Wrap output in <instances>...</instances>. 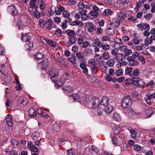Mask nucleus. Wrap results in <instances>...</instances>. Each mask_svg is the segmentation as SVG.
<instances>
[{"label":"nucleus","instance_id":"obj_1","mask_svg":"<svg viewBox=\"0 0 155 155\" xmlns=\"http://www.w3.org/2000/svg\"><path fill=\"white\" fill-rule=\"evenodd\" d=\"M133 78V79L130 78L129 79L127 80L126 81V84L128 85L130 83H133L136 86L139 87L142 86V84H143V82L142 80H140L138 78Z\"/></svg>","mask_w":155,"mask_h":155},{"label":"nucleus","instance_id":"obj_26","mask_svg":"<svg viewBox=\"0 0 155 155\" xmlns=\"http://www.w3.org/2000/svg\"><path fill=\"white\" fill-rule=\"evenodd\" d=\"M65 33L67 35L70 36V37H74L75 35V32L72 30H67L65 31Z\"/></svg>","mask_w":155,"mask_h":155},{"label":"nucleus","instance_id":"obj_61","mask_svg":"<svg viewBox=\"0 0 155 155\" xmlns=\"http://www.w3.org/2000/svg\"><path fill=\"white\" fill-rule=\"evenodd\" d=\"M39 23L40 26L41 27L43 28L45 26V21H44L42 19H40Z\"/></svg>","mask_w":155,"mask_h":155},{"label":"nucleus","instance_id":"obj_14","mask_svg":"<svg viewBox=\"0 0 155 155\" xmlns=\"http://www.w3.org/2000/svg\"><path fill=\"white\" fill-rule=\"evenodd\" d=\"M127 115L130 117L134 118L137 115V114L131 109L127 110Z\"/></svg>","mask_w":155,"mask_h":155},{"label":"nucleus","instance_id":"obj_29","mask_svg":"<svg viewBox=\"0 0 155 155\" xmlns=\"http://www.w3.org/2000/svg\"><path fill=\"white\" fill-rule=\"evenodd\" d=\"M71 25L72 26L77 25L79 26H81L83 25V23L81 21L76 20L72 22Z\"/></svg>","mask_w":155,"mask_h":155},{"label":"nucleus","instance_id":"obj_45","mask_svg":"<svg viewBox=\"0 0 155 155\" xmlns=\"http://www.w3.org/2000/svg\"><path fill=\"white\" fill-rule=\"evenodd\" d=\"M62 15L64 18H67L70 16V13L67 10L64 11L62 12Z\"/></svg>","mask_w":155,"mask_h":155},{"label":"nucleus","instance_id":"obj_24","mask_svg":"<svg viewBox=\"0 0 155 155\" xmlns=\"http://www.w3.org/2000/svg\"><path fill=\"white\" fill-rule=\"evenodd\" d=\"M44 54L42 52H38L35 57V59L36 61L40 60L44 57Z\"/></svg>","mask_w":155,"mask_h":155},{"label":"nucleus","instance_id":"obj_62","mask_svg":"<svg viewBox=\"0 0 155 155\" xmlns=\"http://www.w3.org/2000/svg\"><path fill=\"white\" fill-rule=\"evenodd\" d=\"M143 23H141L137 25V28L139 31H143Z\"/></svg>","mask_w":155,"mask_h":155},{"label":"nucleus","instance_id":"obj_43","mask_svg":"<svg viewBox=\"0 0 155 155\" xmlns=\"http://www.w3.org/2000/svg\"><path fill=\"white\" fill-rule=\"evenodd\" d=\"M34 17L37 19L39 18L40 17V13L37 10H35L32 14Z\"/></svg>","mask_w":155,"mask_h":155},{"label":"nucleus","instance_id":"obj_34","mask_svg":"<svg viewBox=\"0 0 155 155\" xmlns=\"http://www.w3.org/2000/svg\"><path fill=\"white\" fill-rule=\"evenodd\" d=\"M113 119L117 121H120L121 120V118L120 115L117 113H114L113 115Z\"/></svg>","mask_w":155,"mask_h":155},{"label":"nucleus","instance_id":"obj_50","mask_svg":"<svg viewBox=\"0 0 155 155\" xmlns=\"http://www.w3.org/2000/svg\"><path fill=\"white\" fill-rule=\"evenodd\" d=\"M110 75L108 74H107L105 75L104 77L105 80L108 81H111L112 77Z\"/></svg>","mask_w":155,"mask_h":155},{"label":"nucleus","instance_id":"obj_31","mask_svg":"<svg viewBox=\"0 0 155 155\" xmlns=\"http://www.w3.org/2000/svg\"><path fill=\"white\" fill-rule=\"evenodd\" d=\"M0 71L3 75H5L6 74V68L3 64L0 65Z\"/></svg>","mask_w":155,"mask_h":155},{"label":"nucleus","instance_id":"obj_7","mask_svg":"<svg viewBox=\"0 0 155 155\" xmlns=\"http://www.w3.org/2000/svg\"><path fill=\"white\" fill-rule=\"evenodd\" d=\"M91 111L95 115H98L101 114L103 112V109H101L98 107H97L91 108Z\"/></svg>","mask_w":155,"mask_h":155},{"label":"nucleus","instance_id":"obj_4","mask_svg":"<svg viewBox=\"0 0 155 155\" xmlns=\"http://www.w3.org/2000/svg\"><path fill=\"white\" fill-rule=\"evenodd\" d=\"M127 60L128 61V64L130 66H136L138 65V62L134 57H131V56H128Z\"/></svg>","mask_w":155,"mask_h":155},{"label":"nucleus","instance_id":"obj_58","mask_svg":"<svg viewBox=\"0 0 155 155\" xmlns=\"http://www.w3.org/2000/svg\"><path fill=\"white\" fill-rule=\"evenodd\" d=\"M120 24V20L119 19L117 18L115 20L114 23V26L115 27H118Z\"/></svg>","mask_w":155,"mask_h":155},{"label":"nucleus","instance_id":"obj_20","mask_svg":"<svg viewBox=\"0 0 155 155\" xmlns=\"http://www.w3.org/2000/svg\"><path fill=\"white\" fill-rule=\"evenodd\" d=\"M109 99L106 96H104L103 97L101 101V104L105 106V107L109 105L108 104Z\"/></svg>","mask_w":155,"mask_h":155},{"label":"nucleus","instance_id":"obj_16","mask_svg":"<svg viewBox=\"0 0 155 155\" xmlns=\"http://www.w3.org/2000/svg\"><path fill=\"white\" fill-rule=\"evenodd\" d=\"M38 66L42 69H45L47 67L48 64L46 61H43L41 62L38 63Z\"/></svg>","mask_w":155,"mask_h":155},{"label":"nucleus","instance_id":"obj_27","mask_svg":"<svg viewBox=\"0 0 155 155\" xmlns=\"http://www.w3.org/2000/svg\"><path fill=\"white\" fill-rule=\"evenodd\" d=\"M145 114L147 117H150L153 114V111L151 109L146 108L144 111Z\"/></svg>","mask_w":155,"mask_h":155},{"label":"nucleus","instance_id":"obj_33","mask_svg":"<svg viewBox=\"0 0 155 155\" xmlns=\"http://www.w3.org/2000/svg\"><path fill=\"white\" fill-rule=\"evenodd\" d=\"M29 114L30 117H33L36 116V114L35 110L32 108H30L29 109Z\"/></svg>","mask_w":155,"mask_h":155},{"label":"nucleus","instance_id":"obj_15","mask_svg":"<svg viewBox=\"0 0 155 155\" xmlns=\"http://www.w3.org/2000/svg\"><path fill=\"white\" fill-rule=\"evenodd\" d=\"M6 120L8 125L10 127L12 126L13 122L12 121V118L11 114H8L6 117Z\"/></svg>","mask_w":155,"mask_h":155},{"label":"nucleus","instance_id":"obj_59","mask_svg":"<svg viewBox=\"0 0 155 155\" xmlns=\"http://www.w3.org/2000/svg\"><path fill=\"white\" fill-rule=\"evenodd\" d=\"M101 47L105 51L108 50L110 49L109 45L107 44H105L103 45H102V46Z\"/></svg>","mask_w":155,"mask_h":155},{"label":"nucleus","instance_id":"obj_36","mask_svg":"<svg viewBox=\"0 0 155 155\" xmlns=\"http://www.w3.org/2000/svg\"><path fill=\"white\" fill-rule=\"evenodd\" d=\"M91 69L92 73L94 74H96L98 71L97 66L95 64H94L93 66L91 67Z\"/></svg>","mask_w":155,"mask_h":155},{"label":"nucleus","instance_id":"obj_13","mask_svg":"<svg viewBox=\"0 0 155 155\" xmlns=\"http://www.w3.org/2000/svg\"><path fill=\"white\" fill-rule=\"evenodd\" d=\"M31 39V36L29 33H26L25 35L22 34L21 37V39L24 42H27L29 41Z\"/></svg>","mask_w":155,"mask_h":155},{"label":"nucleus","instance_id":"obj_12","mask_svg":"<svg viewBox=\"0 0 155 155\" xmlns=\"http://www.w3.org/2000/svg\"><path fill=\"white\" fill-rule=\"evenodd\" d=\"M53 22V21L51 19H48L47 21H45V27L48 29L51 30L53 28L52 25Z\"/></svg>","mask_w":155,"mask_h":155},{"label":"nucleus","instance_id":"obj_6","mask_svg":"<svg viewBox=\"0 0 155 155\" xmlns=\"http://www.w3.org/2000/svg\"><path fill=\"white\" fill-rule=\"evenodd\" d=\"M87 149L89 150V153H88V154H95L98 152L97 148L94 146H92L88 147Z\"/></svg>","mask_w":155,"mask_h":155},{"label":"nucleus","instance_id":"obj_39","mask_svg":"<svg viewBox=\"0 0 155 155\" xmlns=\"http://www.w3.org/2000/svg\"><path fill=\"white\" fill-rule=\"evenodd\" d=\"M131 137L135 139L137 137V132L134 130H131L130 131Z\"/></svg>","mask_w":155,"mask_h":155},{"label":"nucleus","instance_id":"obj_25","mask_svg":"<svg viewBox=\"0 0 155 155\" xmlns=\"http://www.w3.org/2000/svg\"><path fill=\"white\" fill-rule=\"evenodd\" d=\"M106 32L107 34L109 35H112L114 34L115 31L113 28L109 27L106 30Z\"/></svg>","mask_w":155,"mask_h":155},{"label":"nucleus","instance_id":"obj_19","mask_svg":"<svg viewBox=\"0 0 155 155\" xmlns=\"http://www.w3.org/2000/svg\"><path fill=\"white\" fill-rule=\"evenodd\" d=\"M76 56L78 58L81 62H83L84 59V54L80 51H78L76 53Z\"/></svg>","mask_w":155,"mask_h":155},{"label":"nucleus","instance_id":"obj_56","mask_svg":"<svg viewBox=\"0 0 155 155\" xmlns=\"http://www.w3.org/2000/svg\"><path fill=\"white\" fill-rule=\"evenodd\" d=\"M62 34V33L61 30V29H57L54 35L57 36H60Z\"/></svg>","mask_w":155,"mask_h":155},{"label":"nucleus","instance_id":"obj_5","mask_svg":"<svg viewBox=\"0 0 155 155\" xmlns=\"http://www.w3.org/2000/svg\"><path fill=\"white\" fill-rule=\"evenodd\" d=\"M7 12L13 15H16L18 12V10L16 7L13 5L8 6L7 8Z\"/></svg>","mask_w":155,"mask_h":155},{"label":"nucleus","instance_id":"obj_44","mask_svg":"<svg viewBox=\"0 0 155 155\" xmlns=\"http://www.w3.org/2000/svg\"><path fill=\"white\" fill-rule=\"evenodd\" d=\"M70 96L72 97L73 98L74 101H78L79 96L78 94H74L72 95L70 94Z\"/></svg>","mask_w":155,"mask_h":155},{"label":"nucleus","instance_id":"obj_37","mask_svg":"<svg viewBox=\"0 0 155 155\" xmlns=\"http://www.w3.org/2000/svg\"><path fill=\"white\" fill-rule=\"evenodd\" d=\"M133 69L132 67H127L125 70V73L126 74H128L130 76V75L132 74V72Z\"/></svg>","mask_w":155,"mask_h":155},{"label":"nucleus","instance_id":"obj_63","mask_svg":"<svg viewBox=\"0 0 155 155\" xmlns=\"http://www.w3.org/2000/svg\"><path fill=\"white\" fill-rule=\"evenodd\" d=\"M90 44L88 41H85L82 44V48H86Z\"/></svg>","mask_w":155,"mask_h":155},{"label":"nucleus","instance_id":"obj_47","mask_svg":"<svg viewBox=\"0 0 155 155\" xmlns=\"http://www.w3.org/2000/svg\"><path fill=\"white\" fill-rule=\"evenodd\" d=\"M144 41L146 45H148L153 42L152 40H151L150 38H146L145 39Z\"/></svg>","mask_w":155,"mask_h":155},{"label":"nucleus","instance_id":"obj_3","mask_svg":"<svg viewBox=\"0 0 155 155\" xmlns=\"http://www.w3.org/2000/svg\"><path fill=\"white\" fill-rule=\"evenodd\" d=\"M132 103V100L130 97H124L122 99L121 105L122 106L125 108H128Z\"/></svg>","mask_w":155,"mask_h":155},{"label":"nucleus","instance_id":"obj_38","mask_svg":"<svg viewBox=\"0 0 155 155\" xmlns=\"http://www.w3.org/2000/svg\"><path fill=\"white\" fill-rule=\"evenodd\" d=\"M123 71L122 68H119L115 72V75L117 76H119L123 75Z\"/></svg>","mask_w":155,"mask_h":155},{"label":"nucleus","instance_id":"obj_21","mask_svg":"<svg viewBox=\"0 0 155 155\" xmlns=\"http://www.w3.org/2000/svg\"><path fill=\"white\" fill-rule=\"evenodd\" d=\"M92 45L94 47H101L102 46V44H101L100 40L98 38H96L94 40L92 44Z\"/></svg>","mask_w":155,"mask_h":155},{"label":"nucleus","instance_id":"obj_22","mask_svg":"<svg viewBox=\"0 0 155 155\" xmlns=\"http://www.w3.org/2000/svg\"><path fill=\"white\" fill-rule=\"evenodd\" d=\"M31 136L34 140H36L40 137L39 132L38 131L33 132Z\"/></svg>","mask_w":155,"mask_h":155},{"label":"nucleus","instance_id":"obj_32","mask_svg":"<svg viewBox=\"0 0 155 155\" xmlns=\"http://www.w3.org/2000/svg\"><path fill=\"white\" fill-rule=\"evenodd\" d=\"M115 63V61L113 59H108L106 62L107 65L109 67H113Z\"/></svg>","mask_w":155,"mask_h":155},{"label":"nucleus","instance_id":"obj_48","mask_svg":"<svg viewBox=\"0 0 155 155\" xmlns=\"http://www.w3.org/2000/svg\"><path fill=\"white\" fill-rule=\"evenodd\" d=\"M143 30L145 31H149L150 27L149 25L147 23H143Z\"/></svg>","mask_w":155,"mask_h":155},{"label":"nucleus","instance_id":"obj_11","mask_svg":"<svg viewBox=\"0 0 155 155\" xmlns=\"http://www.w3.org/2000/svg\"><path fill=\"white\" fill-rule=\"evenodd\" d=\"M91 101L92 103L91 108H95L99 107V105L100 104V100L97 97H93Z\"/></svg>","mask_w":155,"mask_h":155},{"label":"nucleus","instance_id":"obj_9","mask_svg":"<svg viewBox=\"0 0 155 155\" xmlns=\"http://www.w3.org/2000/svg\"><path fill=\"white\" fill-rule=\"evenodd\" d=\"M92 9L93 10L90 12V14L92 16L96 18L99 15L98 12L99 11V8L94 6L92 7Z\"/></svg>","mask_w":155,"mask_h":155},{"label":"nucleus","instance_id":"obj_18","mask_svg":"<svg viewBox=\"0 0 155 155\" xmlns=\"http://www.w3.org/2000/svg\"><path fill=\"white\" fill-rule=\"evenodd\" d=\"M65 10L64 8L61 6H58L56 8H55V14L57 15H60L62 12H63Z\"/></svg>","mask_w":155,"mask_h":155},{"label":"nucleus","instance_id":"obj_17","mask_svg":"<svg viewBox=\"0 0 155 155\" xmlns=\"http://www.w3.org/2000/svg\"><path fill=\"white\" fill-rule=\"evenodd\" d=\"M105 112L107 114H109L113 110L114 108L112 106L109 104L105 107Z\"/></svg>","mask_w":155,"mask_h":155},{"label":"nucleus","instance_id":"obj_41","mask_svg":"<svg viewBox=\"0 0 155 155\" xmlns=\"http://www.w3.org/2000/svg\"><path fill=\"white\" fill-rule=\"evenodd\" d=\"M102 56L104 60H107L110 58L109 54L107 51H104L102 54Z\"/></svg>","mask_w":155,"mask_h":155},{"label":"nucleus","instance_id":"obj_23","mask_svg":"<svg viewBox=\"0 0 155 155\" xmlns=\"http://www.w3.org/2000/svg\"><path fill=\"white\" fill-rule=\"evenodd\" d=\"M114 12L110 9H105L104 11L102 13L103 15L105 16H108L109 15H111Z\"/></svg>","mask_w":155,"mask_h":155},{"label":"nucleus","instance_id":"obj_46","mask_svg":"<svg viewBox=\"0 0 155 155\" xmlns=\"http://www.w3.org/2000/svg\"><path fill=\"white\" fill-rule=\"evenodd\" d=\"M68 59L74 65L76 64V59L74 57H69Z\"/></svg>","mask_w":155,"mask_h":155},{"label":"nucleus","instance_id":"obj_53","mask_svg":"<svg viewBox=\"0 0 155 155\" xmlns=\"http://www.w3.org/2000/svg\"><path fill=\"white\" fill-rule=\"evenodd\" d=\"M92 52V49L90 48H87L85 49L84 51V53L87 55H89Z\"/></svg>","mask_w":155,"mask_h":155},{"label":"nucleus","instance_id":"obj_42","mask_svg":"<svg viewBox=\"0 0 155 155\" xmlns=\"http://www.w3.org/2000/svg\"><path fill=\"white\" fill-rule=\"evenodd\" d=\"M143 4V1H140V2L136 3V7L135 8V9H137V10L136 11V12H137L138 11L139 9L142 6Z\"/></svg>","mask_w":155,"mask_h":155},{"label":"nucleus","instance_id":"obj_64","mask_svg":"<svg viewBox=\"0 0 155 155\" xmlns=\"http://www.w3.org/2000/svg\"><path fill=\"white\" fill-rule=\"evenodd\" d=\"M88 64L90 66H93L94 64H95V63L93 59H90L88 62Z\"/></svg>","mask_w":155,"mask_h":155},{"label":"nucleus","instance_id":"obj_57","mask_svg":"<svg viewBox=\"0 0 155 155\" xmlns=\"http://www.w3.org/2000/svg\"><path fill=\"white\" fill-rule=\"evenodd\" d=\"M96 61L99 63H100L102 59V56L99 54H97L94 56Z\"/></svg>","mask_w":155,"mask_h":155},{"label":"nucleus","instance_id":"obj_40","mask_svg":"<svg viewBox=\"0 0 155 155\" xmlns=\"http://www.w3.org/2000/svg\"><path fill=\"white\" fill-rule=\"evenodd\" d=\"M76 38L75 37H70L69 38V44L70 45L74 44L76 42Z\"/></svg>","mask_w":155,"mask_h":155},{"label":"nucleus","instance_id":"obj_2","mask_svg":"<svg viewBox=\"0 0 155 155\" xmlns=\"http://www.w3.org/2000/svg\"><path fill=\"white\" fill-rule=\"evenodd\" d=\"M59 72V70L55 68H53L49 71V74L51 77L52 81L53 82H56L57 80L56 78L58 76Z\"/></svg>","mask_w":155,"mask_h":155},{"label":"nucleus","instance_id":"obj_54","mask_svg":"<svg viewBox=\"0 0 155 155\" xmlns=\"http://www.w3.org/2000/svg\"><path fill=\"white\" fill-rule=\"evenodd\" d=\"M118 51L119 50L117 49L114 48L111 51V54L115 56L118 54Z\"/></svg>","mask_w":155,"mask_h":155},{"label":"nucleus","instance_id":"obj_51","mask_svg":"<svg viewBox=\"0 0 155 155\" xmlns=\"http://www.w3.org/2000/svg\"><path fill=\"white\" fill-rule=\"evenodd\" d=\"M83 31L82 29H78L76 31V34L77 35L81 36H82Z\"/></svg>","mask_w":155,"mask_h":155},{"label":"nucleus","instance_id":"obj_28","mask_svg":"<svg viewBox=\"0 0 155 155\" xmlns=\"http://www.w3.org/2000/svg\"><path fill=\"white\" fill-rule=\"evenodd\" d=\"M11 144L14 147H19V143L15 139H13L10 140Z\"/></svg>","mask_w":155,"mask_h":155},{"label":"nucleus","instance_id":"obj_60","mask_svg":"<svg viewBox=\"0 0 155 155\" xmlns=\"http://www.w3.org/2000/svg\"><path fill=\"white\" fill-rule=\"evenodd\" d=\"M67 155H74V151L72 149H70L67 150Z\"/></svg>","mask_w":155,"mask_h":155},{"label":"nucleus","instance_id":"obj_10","mask_svg":"<svg viewBox=\"0 0 155 155\" xmlns=\"http://www.w3.org/2000/svg\"><path fill=\"white\" fill-rule=\"evenodd\" d=\"M87 11L84 9L80 11V13L81 15V18L82 20L85 21L88 18V15H87Z\"/></svg>","mask_w":155,"mask_h":155},{"label":"nucleus","instance_id":"obj_30","mask_svg":"<svg viewBox=\"0 0 155 155\" xmlns=\"http://www.w3.org/2000/svg\"><path fill=\"white\" fill-rule=\"evenodd\" d=\"M140 74L139 70L138 69H135L133 70L132 74L130 75V77L131 78H134V76H137Z\"/></svg>","mask_w":155,"mask_h":155},{"label":"nucleus","instance_id":"obj_8","mask_svg":"<svg viewBox=\"0 0 155 155\" xmlns=\"http://www.w3.org/2000/svg\"><path fill=\"white\" fill-rule=\"evenodd\" d=\"M17 103L21 106H24L26 105L27 100L26 98L24 99L22 97H19L18 99Z\"/></svg>","mask_w":155,"mask_h":155},{"label":"nucleus","instance_id":"obj_49","mask_svg":"<svg viewBox=\"0 0 155 155\" xmlns=\"http://www.w3.org/2000/svg\"><path fill=\"white\" fill-rule=\"evenodd\" d=\"M55 7L53 6H51L50 12H49L50 16L53 15L55 12Z\"/></svg>","mask_w":155,"mask_h":155},{"label":"nucleus","instance_id":"obj_55","mask_svg":"<svg viewBox=\"0 0 155 155\" xmlns=\"http://www.w3.org/2000/svg\"><path fill=\"white\" fill-rule=\"evenodd\" d=\"M96 30V28L95 26H93L91 27L88 28L87 30L89 33H91L93 32L94 31H95Z\"/></svg>","mask_w":155,"mask_h":155},{"label":"nucleus","instance_id":"obj_35","mask_svg":"<svg viewBox=\"0 0 155 155\" xmlns=\"http://www.w3.org/2000/svg\"><path fill=\"white\" fill-rule=\"evenodd\" d=\"M63 90L66 92L70 93L72 91V88L70 86H66L62 87Z\"/></svg>","mask_w":155,"mask_h":155},{"label":"nucleus","instance_id":"obj_52","mask_svg":"<svg viewBox=\"0 0 155 155\" xmlns=\"http://www.w3.org/2000/svg\"><path fill=\"white\" fill-rule=\"evenodd\" d=\"M132 52V50L129 49H128L127 48L126 49L125 52H124V54H125V56H128L130 55Z\"/></svg>","mask_w":155,"mask_h":155}]
</instances>
